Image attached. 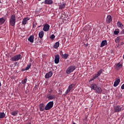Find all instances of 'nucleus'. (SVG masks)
Returning <instances> with one entry per match:
<instances>
[{
    "mask_svg": "<svg viewBox=\"0 0 124 124\" xmlns=\"http://www.w3.org/2000/svg\"><path fill=\"white\" fill-rule=\"evenodd\" d=\"M31 67V63H29L25 68V70H29Z\"/></svg>",
    "mask_w": 124,
    "mask_h": 124,
    "instance_id": "nucleus-27",
    "label": "nucleus"
},
{
    "mask_svg": "<svg viewBox=\"0 0 124 124\" xmlns=\"http://www.w3.org/2000/svg\"><path fill=\"white\" fill-rule=\"evenodd\" d=\"M107 23L108 24L110 23L111 22H112V16L110 15H108L107 17Z\"/></svg>",
    "mask_w": 124,
    "mask_h": 124,
    "instance_id": "nucleus-16",
    "label": "nucleus"
},
{
    "mask_svg": "<svg viewBox=\"0 0 124 124\" xmlns=\"http://www.w3.org/2000/svg\"><path fill=\"white\" fill-rule=\"evenodd\" d=\"M45 4H48L51 5L53 4V0H45L44 1Z\"/></svg>",
    "mask_w": 124,
    "mask_h": 124,
    "instance_id": "nucleus-18",
    "label": "nucleus"
},
{
    "mask_svg": "<svg viewBox=\"0 0 124 124\" xmlns=\"http://www.w3.org/2000/svg\"><path fill=\"white\" fill-rule=\"evenodd\" d=\"M50 29V25L48 24H46L44 25V27H43V31H48Z\"/></svg>",
    "mask_w": 124,
    "mask_h": 124,
    "instance_id": "nucleus-9",
    "label": "nucleus"
},
{
    "mask_svg": "<svg viewBox=\"0 0 124 124\" xmlns=\"http://www.w3.org/2000/svg\"><path fill=\"white\" fill-rule=\"evenodd\" d=\"M32 59H31V58H30V62H32Z\"/></svg>",
    "mask_w": 124,
    "mask_h": 124,
    "instance_id": "nucleus-40",
    "label": "nucleus"
},
{
    "mask_svg": "<svg viewBox=\"0 0 124 124\" xmlns=\"http://www.w3.org/2000/svg\"><path fill=\"white\" fill-rule=\"evenodd\" d=\"M121 34H124V29L121 31Z\"/></svg>",
    "mask_w": 124,
    "mask_h": 124,
    "instance_id": "nucleus-38",
    "label": "nucleus"
},
{
    "mask_svg": "<svg viewBox=\"0 0 124 124\" xmlns=\"http://www.w3.org/2000/svg\"><path fill=\"white\" fill-rule=\"evenodd\" d=\"M3 118H5V113L0 112V119H3Z\"/></svg>",
    "mask_w": 124,
    "mask_h": 124,
    "instance_id": "nucleus-26",
    "label": "nucleus"
},
{
    "mask_svg": "<svg viewBox=\"0 0 124 124\" xmlns=\"http://www.w3.org/2000/svg\"><path fill=\"white\" fill-rule=\"evenodd\" d=\"M39 28H40V26H39Z\"/></svg>",
    "mask_w": 124,
    "mask_h": 124,
    "instance_id": "nucleus-47",
    "label": "nucleus"
},
{
    "mask_svg": "<svg viewBox=\"0 0 124 124\" xmlns=\"http://www.w3.org/2000/svg\"><path fill=\"white\" fill-rule=\"evenodd\" d=\"M30 17H25L23 20H22V25H27V23H28V21H29Z\"/></svg>",
    "mask_w": 124,
    "mask_h": 124,
    "instance_id": "nucleus-13",
    "label": "nucleus"
},
{
    "mask_svg": "<svg viewBox=\"0 0 124 124\" xmlns=\"http://www.w3.org/2000/svg\"><path fill=\"white\" fill-rule=\"evenodd\" d=\"M52 76H53V72L50 71L46 74V75L45 76V78H50L52 77Z\"/></svg>",
    "mask_w": 124,
    "mask_h": 124,
    "instance_id": "nucleus-17",
    "label": "nucleus"
},
{
    "mask_svg": "<svg viewBox=\"0 0 124 124\" xmlns=\"http://www.w3.org/2000/svg\"><path fill=\"white\" fill-rule=\"evenodd\" d=\"M5 22V19H4V18L1 17L0 18V25H3Z\"/></svg>",
    "mask_w": 124,
    "mask_h": 124,
    "instance_id": "nucleus-23",
    "label": "nucleus"
},
{
    "mask_svg": "<svg viewBox=\"0 0 124 124\" xmlns=\"http://www.w3.org/2000/svg\"><path fill=\"white\" fill-rule=\"evenodd\" d=\"M99 81H100V79H99Z\"/></svg>",
    "mask_w": 124,
    "mask_h": 124,
    "instance_id": "nucleus-48",
    "label": "nucleus"
},
{
    "mask_svg": "<svg viewBox=\"0 0 124 124\" xmlns=\"http://www.w3.org/2000/svg\"><path fill=\"white\" fill-rule=\"evenodd\" d=\"M74 87H75V85L74 84H71L68 87L67 89L66 90V91L65 92V95H66V94H68L69 93H70L71 90H72V89H73V88H74Z\"/></svg>",
    "mask_w": 124,
    "mask_h": 124,
    "instance_id": "nucleus-7",
    "label": "nucleus"
},
{
    "mask_svg": "<svg viewBox=\"0 0 124 124\" xmlns=\"http://www.w3.org/2000/svg\"><path fill=\"white\" fill-rule=\"evenodd\" d=\"M103 72V69H100L96 74H94L93 75V78H98L100 75H101V73Z\"/></svg>",
    "mask_w": 124,
    "mask_h": 124,
    "instance_id": "nucleus-8",
    "label": "nucleus"
},
{
    "mask_svg": "<svg viewBox=\"0 0 124 124\" xmlns=\"http://www.w3.org/2000/svg\"><path fill=\"white\" fill-rule=\"evenodd\" d=\"M49 93H52L53 92V89H50V90L48 91Z\"/></svg>",
    "mask_w": 124,
    "mask_h": 124,
    "instance_id": "nucleus-42",
    "label": "nucleus"
},
{
    "mask_svg": "<svg viewBox=\"0 0 124 124\" xmlns=\"http://www.w3.org/2000/svg\"><path fill=\"white\" fill-rule=\"evenodd\" d=\"M115 69L116 70H119L120 68H122L123 67V64H121V63H117L115 65Z\"/></svg>",
    "mask_w": 124,
    "mask_h": 124,
    "instance_id": "nucleus-12",
    "label": "nucleus"
},
{
    "mask_svg": "<svg viewBox=\"0 0 124 124\" xmlns=\"http://www.w3.org/2000/svg\"><path fill=\"white\" fill-rule=\"evenodd\" d=\"M46 98H48L49 100H52V99H55V98H56V95H52L51 93H49L46 95Z\"/></svg>",
    "mask_w": 124,
    "mask_h": 124,
    "instance_id": "nucleus-10",
    "label": "nucleus"
},
{
    "mask_svg": "<svg viewBox=\"0 0 124 124\" xmlns=\"http://www.w3.org/2000/svg\"><path fill=\"white\" fill-rule=\"evenodd\" d=\"M92 90L95 91V93H102V89L99 86H97V84L95 83H93L90 86Z\"/></svg>",
    "mask_w": 124,
    "mask_h": 124,
    "instance_id": "nucleus-1",
    "label": "nucleus"
},
{
    "mask_svg": "<svg viewBox=\"0 0 124 124\" xmlns=\"http://www.w3.org/2000/svg\"><path fill=\"white\" fill-rule=\"evenodd\" d=\"M94 78H92L91 79H89V83H91L92 82V81H93Z\"/></svg>",
    "mask_w": 124,
    "mask_h": 124,
    "instance_id": "nucleus-37",
    "label": "nucleus"
},
{
    "mask_svg": "<svg viewBox=\"0 0 124 124\" xmlns=\"http://www.w3.org/2000/svg\"><path fill=\"white\" fill-rule=\"evenodd\" d=\"M75 69H76V67L74 65H71L67 69L66 72L67 74H70L71 72L74 71Z\"/></svg>",
    "mask_w": 124,
    "mask_h": 124,
    "instance_id": "nucleus-4",
    "label": "nucleus"
},
{
    "mask_svg": "<svg viewBox=\"0 0 124 124\" xmlns=\"http://www.w3.org/2000/svg\"><path fill=\"white\" fill-rule=\"evenodd\" d=\"M54 62L55 63H56V64L60 62V55L59 54H57L55 56Z\"/></svg>",
    "mask_w": 124,
    "mask_h": 124,
    "instance_id": "nucleus-11",
    "label": "nucleus"
},
{
    "mask_svg": "<svg viewBox=\"0 0 124 124\" xmlns=\"http://www.w3.org/2000/svg\"><path fill=\"white\" fill-rule=\"evenodd\" d=\"M26 124H31V122H28V123H26Z\"/></svg>",
    "mask_w": 124,
    "mask_h": 124,
    "instance_id": "nucleus-44",
    "label": "nucleus"
},
{
    "mask_svg": "<svg viewBox=\"0 0 124 124\" xmlns=\"http://www.w3.org/2000/svg\"><path fill=\"white\" fill-rule=\"evenodd\" d=\"M27 81H28V79L27 78H25L21 81V82L20 83L24 85L27 83Z\"/></svg>",
    "mask_w": 124,
    "mask_h": 124,
    "instance_id": "nucleus-31",
    "label": "nucleus"
},
{
    "mask_svg": "<svg viewBox=\"0 0 124 124\" xmlns=\"http://www.w3.org/2000/svg\"><path fill=\"white\" fill-rule=\"evenodd\" d=\"M121 89L122 90H124V84L122 85Z\"/></svg>",
    "mask_w": 124,
    "mask_h": 124,
    "instance_id": "nucleus-39",
    "label": "nucleus"
},
{
    "mask_svg": "<svg viewBox=\"0 0 124 124\" xmlns=\"http://www.w3.org/2000/svg\"><path fill=\"white\" fill-rule=\"evenodd\" d=\"M53 106H54V102L50 101L46 104V106L45 107V110H46V111H48V110H50V109H51V108H53Z\"/></svg>",
    "mask_w": 124,
    "mask_h": 124,
    "instance_id": "nucleus-5",
    "label": "nucleus"
},
{
    "mask_svg": "<svg viewBox=\"0 0 124 124\" xmlns=\"http://www.w3.org/2000/svg\"><path fill=\"white\" fill-rule=\"evenodd\" d=\"M40 0H38L39 1H40Z\"/></svg>",
    "mask_w": 124,
    "mask_h": 124,
    "instance_id": "nucleus-46",
    "label": "nucleus"
},
{
    "mask_svg": "<svg viewBox=\"0 0 124 124\" xmlns=\"http://www.w3.org/2000/svg\"><path fill=\"white\" fill-rule=\"evenodd\" d=\"M116 43H119L120 41H121V37H117L115 40Z\"/></svg>",
    "mask_w": 124,
    "mask_h": 124,
    "instance_id": "nucleus-30",
    "label": "nucleus"
},
{
    "mask_svg": "<svg viewBox=\"0 0 124 124\" xmlns=\"http://www.w3.org/2000/svg\"><path fill=\"white\" fill-rule=\"evenodd\" d=\"M25 70H26V68L22 69V71H25Z\"/></svg>",
    "mask_w": 124,
    "mask_h": 124,
    "instance_id": "nucleus-43",
    "label": "nucleus"
},
{
    "mask_svg": "<svg viewBox=\"0 0 124 124\" xmlns=\"http://www.w3.org/2000/svg\"><path fill=\"white\" fill-rule=\"evenodd\" d=\"M65 7V3H62L59 5V9H63Z\"/></svg>",
    "mask_w": 124,
    "mask_h": 124,
    "instance_id": "nucleus-25",
    "label": "nucleus"
},
{
    "mask_svg": "<svg viewBox=\"0 0 124 124\" xmlns=\"http://www.w3.org/2000/svg\"><path fill=\"white\" fill-rule=\"evenodd\" d=\"M43 36H44V31H41L39 33V37H40V38L41 39L42 38H43Z\"/></svg>",
    "mask_w": 124,
    "mask_h": 124,
    "instance_id": "nucleus-21",
    "label": "nucleus"
},
{
    "mask_svg": "<svg viewBox=\"0 0 124 124\" xmlns=\"http://www.w3.org/2000/svg\"><path fill=\"white\" fill-rule=\"evenodd\" d=\"M15 49V51H16V48H14Z\"/></svg>",
    "mask_w": 124,
    "mask_h": 124,
    "instance_id": "nucleus-45",
    "label": "nucleus"
},
{
    "mask_svg": "<svg viewBox=\"0 0 124 124\" xmlns=\"http://www.w3.org/2000/svg\"><path fill=\"white\" fill-rule=\"evenodd\" d=\"M28 41H30L31 43H33L34 41V35H30L29 38H28Z\"/></svg>",
    "mask_w": 124,
    "mask_h": 124,
    "instance_id": "nucleus-15",
    "label": "nucleus"
},
{
    "mask_svg": "<svg viewBox=\"0 0 124 124\" xmlns=\"http://www.w3.org/2000/svg\"><path fill=\"white\" fill-rule=\"evenodd\" d=\"M21 59V54H17L11 58V61L12 62H17V61H19Z\"/></svg>",
    "mask_w": 124,
    "mask_h": 124,
    "instance_id": "nucleus-6",
    "label": "nucleus"
},
{
    "mask_svg": "<svg viewBox=\"0 0 124 124\" xmlns=\"http://www.w3.org/2000/svg\"><path fill=\"white\" fill-rule=\"evenodd\" d=\"M9 24L12 27H15V25H16V16L15 14L11 15L9 19Z\"/></svg>",
    "mask_w": 124,
    "mask_h": 124,
    "instance_id": "nucleus-2",
    "label": "nucleus"
},
{
    "mask_svg": "<svg viewBox=\"0 0 124 124\" xmlns=\"http://www.w3.org/2000/svg\"><path fill=\"white\" fill-rule=\"evenodd\" d=\"M107 45V40H103L102 41L100 47H104V46Z\"/></svg>",
    "mask_w": 124,
    "mask_h": 124,
    "instance_id": "nucleus-20",
    "label": "nucleus"
},
{
    "mask_svg": "<svg viewBox=\"0 0 124 124\" xmlns=\"http://www.w3.org/2000/svg\"><path fill=\"white\" fill-rule=\"evenodd\" d=\"M11 114L12 116H16V115H18V110L13 111L12 112H11Z\"/></svg>",
    "mask_w": 124,
    "mask_h": 124,
    "instance_id": "nucleus-28",
    "label": "nucleus"
},
{
    "mask_svg": "<svg viewBox=\"0 0 124 124\" xmlns=\"http://www.w3.org/2000/svg\"><path fill=\"white\" fill-rule=\"evenodd\" d=\"M60 55L62 57L63 55V52H62V50H61L60 52Z\"/></svg>",
    "mask_w": 124,
    "mask_h": 124,
    "instance_id": "nucleus-34",
    "label": "nucleus"
},
{
    "mask_svg": "<svg viewBox=\"0 0 124 124\" xmlns=\"http://www.w3.org/2000/svg\"><path fill=\"white\" fill-rule=\"evenodd\" d=\"M88 117H86L84 119H83V122H86Z\"/></svg>",
    "mask_w": 124,
    "mask_h": 124,
    "instance_id": "nucleus-36",
    "label": "nucleus"
},
{
    "mask_svg": "<svg viewBox=\"0 0 124 124\" xmlns=\"http://www.w3.org/2000/svg\"><path fill=\"white\" fill-rule=\"evenodd\" d=\"M59 46H60V42H57L53 46V48L54 49H57V48H59Z\"/></svg>",
    "mask_w": 124,
    "mask_h": 124,
    "instance_id": "nucleus-22",
    "label": "nucleus"
},
{
    "mask_svg": "<svg viewBox=\"0 0 124 124\" xmlns=\"http://www.w3.org/2000/svg\"><path fill=\"white\" fill-rule=\"evenodd\" d=\"M124 106L122 105H117L114 107V113H119L121 111H124Z\"/></svg>",
    "mask_w": 124,
    "mask_h": 124,
    "instance_id": "nucleus-3",
    "label": "nucleus"
},
{
    "mask_svg": "<svg viewBox=\"0 0 124 124\" xmlns=\"http://www.w3.org/2000/svg\"><path fill=\"white\" fill-rule=\"evenodd\" d=\"M120 82H121V80L120 79H116L114 81L113 87H117V86L120 84Z\"/></svg>",
    "mask_w": 124,
    "mask_h": 124,
    "instance_id": "nucleus-19",
    "label": "nucleus"
},
{
    "mask_svg": "<svg viewBox=\"0 0 124 124\" xmlns=\"http://www.w3.org/2000/svg\"><path fill=\"white\" fill-rule=\"evenodd\" d=\"M39 109L41 111H44L45 110V105L43 103H41L39 105Z\"/></svg>",
    "mask_w": 124,
    "mask_h": 124,
    "instance_id": "nucleus-14",
    "label": "nucleus"
},
{
    "mask_svg": "<svg viewBox=\"0 0 124 124\" xmlns=\"http://www.w3.org/2000/svg\"><path fill=\"white\" fill-rule=\"evenodd\" d=\"M117 25L118 28H120V29H123V27H124V25H123V24L120 22V21L117 22Z\"/></svg>",
    "mask_w": 124,
    "mask_h": 124,
    "instance_id": "nucleus-24",
    "label": "nucleus"
},
{
    "mask_svg": "<svg viewBox=\"0 0 124 124\" xmlns=\"http://www.w3.org/2000/svg\"><path fill=\"white\" fill-rule=\"evenodd\" d=\"M18 64H19V63H18V62H15V65H18Z\"/></svg>",
    "mask_w": 124,
    "mask_h": 124,
    "instance_id": "nucleus-41",
    "label": "nucleus"
},
{
    "mask_svg": "<svg viewBox=\"0 0 124 124\" xmlns=\"http://www.w3.org/2000/svg\"><path fill=\"white\" fill-rule=\"evenodd\" d=\"M68 54H63L62 56V59H64L65 60H66L68 58Z\"/></svg>",
    "mask_w": 124,
    "mask_h": 124,
    "instance_id": "nucleus-29",
    "label": "nucleus"
},
{
    "mask_svg": "<svg viewBox=\"0 0 124 124\" xmlns=\"http://www.w3.org/2000/svg\"><path fill=\"white\" fill-rule=\"evenodd\" d=\"M122 96H123V95H122L121 94H119L118 95V98H122Z\"/></svg>",
    "mask_w": 124,
    "mask_h": 124,
    "instance_id": "nucleus-35",
    "label": "nucleus"
},
{
    "mask_svg": "<svg viewBox=\"0 0 124 124\" xmlns=\"http://www.w3.org/2000/svg\"><path fill=\"white\" fill-rule=\"evenodd\" d=\"M55 37H56V36H55V35H54V34H52V35L50 36V38H51V39H54V38H55Z\"/></svg>",
    "mask_w": 124,
    "mask_h": 124,
    "instance_id": "nucleus-32",
    "label": "nucleus"
},
{
    "mask_svg": "<svg viewBox=\"0 0 124 124\" xmlns=\"http://www.w3.org/2000/svg\"><path fill=\"white\" fill-rule=\"evenodd\" d=\"M119 32H120L119 31H115L114 33V34L117 35V34H119Z\"/></svg>",
    "mask_w": 124,
    "mask_h": 124,
    "instance_id": "nucleus-33",
    "label": "nucleus"
}]
</instances>
